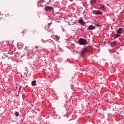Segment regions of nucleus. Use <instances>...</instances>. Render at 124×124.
<instances>
[{
  "mask_svg": "<svg viewBox=\"0 0 124 124\" xmlns=\"http://www.w3.org/2000/svg\"><path fill=\"white\" fill-rule=\"evenodd\" d=\"M59 50H61V52H63V49H62V48H59Z\"/></svg>",
  "mask_w": 124,
  "mask_h": 124,
  "instance_id": "17",
  "label": "nucleus"
},
{
  "mask_svg": "<svg viewBox=\"0 0 124 124\" xmlns=\"http://www.w3.org/2000/svg\"><path fill=\"white\" fill-rule=\"evenodd\" d=\"M55 53H56V56L58 55H59V53H57V51H55Z\"/></svg>",
  "mask_w": 124,
  "mask_h": 124,
  "instance_id": "21",
  "label": "nucleus"
},
{
  "mask_svg": "<svg viewBox=\"0 0 124 124\" xmlns=\"http://www.w3.org/2000/svg\"><path fill=\"white\" fill-rule=\"evenodd\" d=\"M0 15H1V12L0 11Z\"/></svg>",
  "mask_w": 124,
  "mask_h": 124,
  "instance_id": "25",
  "label": "nucleus"
},
{
  "mask_svg": "<svg viewBox=\"0 0 124 124\" xmlns=\"http://www.w3.org/2000/svg\"><path fill=\"white\" fill-rule=\"evenodd\" d=\"M79 45H86L88 44V42L86 39L80 38L78 40Z\"/></svg>",
  "mask_w": 124,
  "mask_h": 124,
  "instance_id": "1",
  "label": "nucleus"
},
{
  "mask_svg": "<svg viewBox=\"0 0 124 124\" xmlns=\"http://www.w3.org/2000/svg\"><path fill=\"white\" fill-rule=\"evenodd\" d=\"M3 17H0V21L2 20H3Z\"/></svg>",
  "mask_w": 124,
  "mask_h": 124,
  "instance_id": "19",
  "label": "nucleus"
},
{
  "mask_svg": "<svg viewBox=\"0 0 124 124\" xmlns=\"http://www.w3.org/2000/svg\"><path fill=\"white\" fill-rule=\"evenodd\" d=\"M54 50H53V49H51V53H54Z\"/></svg>",
  "mask_w": 124,
  "mask_h": 124,
  "instance_id": "20",
  "label": "nucleus"
},
{
  "mask_svg": "<svg viewBox=\"0 0 124 124\" xmlns=\"http://www.w3.org/2000/svg\"><path fill=\"white\" fill-rule=\"evenodd\" d=\"M78 23H79L82 26H85L86 25V22H84L83 19H79L78 20Z\"/></svg>",
  "mask_w": 124,
  "mask_h": 124,
  "instance_id": "8",
  "label": "nucleus"
},
{
  "mask_svg": "<svg viewBox=\"0 0 124 124\" xmlns=\"http://www.w3.org/2000/svg\"><path fill=\"white\" fill-rule=\"evenodd\" d=\"M112 47H115L117 45V43L116 42H113L110 44Z\"/></svg>",
  "mask_w": 124,
  "mask_h": 124,
  "instance_id": "11",
  "label": "nucleus"
},
{
  "mask_svg": "<svg viewBox=\"0 0 124 124\" xmlns=\"http://www.w3.org/2000/svg\"><path fill=\"white\" fill-rule=\"evenodd\" d=\"M24 32H26V30H24V31L22 32V33H24Z\"/></svg>",
  "mask_w": 124,
  "mask_h": 124,
  "instance_id": "22",
  "label": "nucleus"
},
{
  "mask_svg": "<svg viewBox=\"0 0 124 124\" xmlns=\"http://www.w3.org/2000/svg\"><path fill=\"white\" fill-rule=\"evenodd\" d=\"M15 115H16V117H18L19 116V112H16L15 113Z\"/></svg>",
  "mask_w": 124,
  "mask_h": 124,
  "instance_id": "16",
  "label": "nucleus"
},
{
  "mask_svg": "<svg viewBox=\"0 0 124 124\" xmlns=\"http://www.w3.org/2000/svg\"><path fill=\"white\" fill-rule=\"evenodd\" d=\"M51 25H52V22H51L50 23L47 24L48 29H50V27L51 26Z\"/></svg>",
  "mask_w": 124,
  "mask_h": 124,
  "instance_id": "14",
  "label": "nucleus"
},
{
  "mask_svg": "<svg viewBox=\"0 0 124 124\" xmlns=\"http://www.w3.org/2000/svg\"><path fill=\"white\" fill-rule=\"evenodd\" d=\"M96 27H100V25H99L98 24H96Z\"/></svg>",
  "mask_w": 124,
  "mask_h": 124,
  "instance_id": "18",
  "label": "nucleus"
},
{
  "mask_svg": "<svg viewBox=\"0 0 124 124\" xmlns=\"http://www.w3.org/2000/svg\"><path fill=\"white\" fill-rule=\"evenodd\" d=\"M114 39H116V38H118V37H120L121 36V34H115L114 35Z\"/></svg>",
  "mask_w": 124,
  "mask_h": 124,
  "instance_id": "10",
  "label": "nucleus"
},
{
  "mask_svg": "<svg viewBox=\"0 0 124 124\" xmlns=\"http://www.w3.org/2000/svg\"><path fill=\"white\" fill-rule=\"evenodd\" d=\"M54 48H56V45H54Z\"/></svg>",
  "mask_w": 124,
  "mask_h": 124,
  "instance_id": "26",
  "label": "nucleus"
},
{
  "mask_svg": "<svg viewBox=\"0 0 124 124\" xmlns=\"http://www.w3.org/2000/svg\"><path fill=\"white\" fill-rule=\"evenodd\" d=\"M88 31H93V30H95V27L93 25H90L88 28Z\"/></svg>",
  "mask_w": 124,
  "mask_h": 124,
  "instance_id": "9",
  "label": "nucleus"
},
{
  "mask_svg": "<svg viewBox=\"0 0 124 124\" xmlns=\"http://www.w3.org/2000/svg\"><path fill=\"white\" fill-rule=\"evenodd\" d=\"M99 6H100V8H101L102 10H103V9L105 8V6L104 5V4H99Z\"/></svg>",
  "mask_w": 124,
  "mask_h": 124,
  "instance_id": "12",
  "label": "nucleus"
},
{
  "mask_svg": "<svg viewBox=\"0 0 124 124\" xmlns=\"http://www.w3.org/2000/svg\"><path fill=\"white\" fill-rule=\"evenodd\" d=\"M93 14H95V15H102V12L99 10H94L93 11Z\"/></svg>",
  "mask_w": 124,
  "mask_h": 124,
  "instance_id": "2",
  "label": "nucleus"
},
{
  "mask_svg": "<svg viewBox=\"0 0 124 124\" xmlns=\"http://www.w3.org/2000/svg\"><path fill=\"white\" fill-rule=\"evenodd\" d=\"M53 10V7L49 6H46L45 8V10H46V11H49V10Z\"/></svg>",
  "mask_w": 124,
  "mask_h": 124,
  "instance_id": "7",
  "label": "nucleus"
},
{
  "mask_svg": "<svg viewBox=\"0 0 124 124\" xmlns=\"http://www.w3.org/2000/svg\"><path fill=\"white\" fill-rule=\"evenodd\" d=\"M123 31H124V29L120 28H119L117 30L116 32L117 33H119L120 34H122V33H123Z\"/></svg>",
  "mask_w": 124,
  "mask_h": 124,
  "instance_id": "5",
  "label": "nucleus"
},
{
  "mask_svg": "<svg viewBox=\"0 0 124 124\" xmlns=\"http://www.w3.org/2000/svg\"><path fill=\"white\" fill-rule=\"evenodd\" d=\"M17 46L19 49H22L24 47V44L21 42L18 43Z\"/></svg>",
  "mask_w": 124,
  "mask_h": 124,
  "instance_id": "6",
  "label": "nucleus"
},
{
  "mask_svg": "<svg viewBox=\"0 0 124 124\" xmlns=\"http://www.w3.org/2000/svg\"><path fill=\"white\" fill-rule=\"evenodd\" d=\"M90 2L91 4L96 2V0H91Z\"/></svg>",
  "mask_w": 124,
  "mask_h": 124,
  "instance_id": "15",
  "label": "nucleus"
},
{
  "mask_svg": "<svg viewBox=\"0 0 124 124\" xmlns=\"http://www.w3.org/2000/svg\"><path fill=\"white\" fill-rule=\"evenodd\" d=\"M35 48H38V46H35Z\"/></svg>",
  "mask_w": 124,
  "mask_h": 124,
  "instance_id": "24",
  "label": "nucleus"
},
{
  "mask_svg": "<svg viewBox=\"0 0 124 124\" xmlns=\"http://www.w3.org/2000/svg\"><path fill=\"white\" fill-rule=\"evenodd\" d=\"M31 85H32V86H36V81L33 80L31 82Z\"/></svg>",
  "mask_w": 124,
  "mask_h": 124,
  "instance_id": "13",
  "label": "nucleus"
},
{
  "mask_svg": "<svg viewBox=\"0 0 124 124\" xmlns=\"http://www.w3.org/2000/svg\"><path fill=\"white\" fill-rule=\"evenodd\" d=\"M88 52V48H84L82 50H81L80 52V56H84L86 53Z\"/></svg>",
  "mask_w": 124,
  "mask_h": 124,
  "instance_id": "3",
  "label": "nucleus"
},
{
  "mask_svg": "<svg viewBox=\"0 0 124 124\" xmlns=\"http://www.w3.org/2000/svg\"><path fill=\"white\" fill-rule=\"evenodd\" d=\"M41 2H45V0H38L37 2V5L39 7H40V6H43V5L41 4Z\"/></svg>",
  "mask_w": 124,
  "mask_h": 124,
  "instance_id": "4",
  "label": "nucleus"
},
{
  "mask_svg": "<svg viewBox=\"0 0 124 124\" xmlns=\"http://www.w3.org/2000/svg\"><path fill=\"white\" fill-rule=\"evenodd\" d=\"M114 58H116V54H113Z\"/></svg>",
  "mask_w": 124,
  "mask_h": 124,
  "instance_id": "23",
  "label": "nucleus"
}]
</instances>
